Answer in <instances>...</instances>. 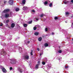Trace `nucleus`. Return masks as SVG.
<instances>
[{
  "mask_svg": "<svg viewBox=\"0 0 73 73\" xmlns=\"http://www.w3.org/2000/svg\"><path fill=\"white\" fill-rule=\"evenodd\" d=\"M38 20V18H36L35 20L34 21H37Z\"/></svg>",
  "mask_w": 73,
  "mask_h": 73,
  "instance_id": "dca6fc26",
  "label": "nucleus"
},
{
  "mask_svg": "<svg viewBox=\"0 0 73 73\" xmlns=\"http://www.w3.org/2000/svg\"><path fill=\"white\" fill-rule=\"evenodd\" d=\"M27 43H28V44H29V43H30V41H28L27 42Z\"/></svg>",
  "mask_w": 73,
  "mask_h": 73,
  "instance_id": "a19ab883",
  "label": "nucleus"
},
{
  "mask_svg": "<svg viewBox=\"0 0 73 73\" xmlns=\"http://www.w3.org/2000/svg\"><path fill=\"white\" fill-rule=\"evenodd\" d=\"M9 20H7L6 21V23H8V22H9Z\"/></svg>",
  "mask_w": 73,
  "mask_h": 73,
  "instance_id": "473e14b6",
  "label": "nucleus"
},
{
  "mask_svg": "<svg viewBox=\"0 0 73 73\" xmlns=\"http://www.w3.org/2000/svg\"><path fill=\"white\" fill-rule=\"evenodd\" d=\"M40 61H38V64H40Z\"/></svg>",
  "mask_w": 73,
  "mask_h": 73,
  "instance_id": "49530a36",
  "label": "nucleus"
},
{
  "mask_svg": "<svg viewBox=\"0 0 73 73\" xmlns=\"http://www.w3.org/2000/svg\"><path fill=\"white\" fill-rule=\"evenodd\" d=\"M2 45H3V46H5V43L4 44H2Z\"/></svg>",
  "mask_w": 73,
  "mask_h": 73,
  "instance_id": "c03bdc74",
  "label": "nucleus"
},
{
  "mask_svg": "<svg viewBox=\"0 0 73 73\" xmlns=\"http://www.w3.org/2000/svg\"><path fill=\"white\" fill-rule=\"evenodd\" d=\"M52 35H53L54 34V33H52Z\"/></svg>",
  "mask_w": 73,
  "mask_h": 73,
  "instance_id": "de8ad7c7",
  "label": "nucleus"
},
{
  "mask_svg": "<svg viewBox=\"0 0 73 73\" xmlns=\"http://www.w3.org/2000/svg\"><path fill=\"white\" fill-rule=\"evenodd\" d=\"M58 19V18L57 17H55L54 18V19L55 20H57Z\"/></svg>",
  "mask_w": 73,
  "mask_h": 73,
  "instance_id": "c756f323",
  "label": "nucleus"
},
{
  "mask_svg": "<svg viewBox=\"0 0 73 73\" xmlns=\"http://www.w3.org/2000/svg\"><path fill=\"white\" fill-rule=\"evenodd\" d=\"M35 35L36 36H37L38 35V32H36L35 33Z\"/></svg>",
  "mask_w": 73,
  "mask_h": 73,
  "instance_id": "6ab92c4d",
  "label": "nucleus"
},
{
  "mask_svg": "<svg viewBox=\"0 0 73 73\" xmlns=\"http://www.w3.org/2000/svg\"><path fill=\"white\" fill-rule=\"evenodd\" d=\"M1 55H3V56H5V55H6V52L4 51L3 50H2L1 53Z\"/></svg>",
  "mask_w": 73,
  "mask_h": 73,
  "instance_id": "f257e3e1",
  "label": "nucleus"
},
{
  "mask_svg": "<svg viewBox=\"0 0 73 73\" xmlns=\"http://www.w3.org/2000/svg\"><path fill=\"white\" fill-rule=\"evenodd\" d=\"M41 40H42V38L41 37H40L38 38V40L39 41H41Z\"/></svg>",
  "mask_w": 73,
  "mask_h": 73,
  "instance_id": "a211bd4d",
  "label": "nucleus"
},
{
  "mask_svg": "<svg viewBox=\"0 0 73 73\" xmlns=\"http://www.w3.org/2000/svg\"><path fill=\"white\" fill-rule=\"evenodd\" d=\"M10 70H12V67H10Z\"/></svg>",
  "mask_w": 73,
  "mask_h": 73,
  "instance_id": "79ce46f5",
  "label": "nucleus"
},
{
  "mask_svg": "<svg viewBox=\"0 0 73 73\" xmlns=\"http://www.w3.org/2000/svg\"><path fill=\"white\" fill-rule=\"evenodd\" d=\"M11 27L12 28H13L15 27V23H12L11 25Z\"/></svg>",
  "mask_w": 73,
  "mask_h": 73,
  "instance_id": "9b49d317",
  "label": "nucleus"
},
{
  "mask_svg": "<svg viewBox=\"0 0 73 73\" xmlns=\"http://www.w3.org/2000/svg\"><path fill=\"white\" fill-rule=\"evenodd\" d=\"M32 22V21H31L29 22L28 23L29 24H31Z\"/></svg>",
  "mask_w": 73,
  "mask_h": 73,
  "instance_id": "2f4dec72",
  "label": "nucleus"
},
{
  "mask_svg": "<svg viewBox=\"0 0 73 73\" xmlns=\"http://www.w3.org/2000/svg\"><path fill=\"white\" fill-rule=\"evenodd\" d=\"M42 54H43V53H41L40 54V56H41Z\"/></svg>",
  "mask_w": 73,
  "mask_h": 73,
  "instance_id": "58836bf2",
  "label": "nucleus"
},
{
  "mask_svg": "<svg viewBox=\"0 0 73 73\" xmlns=\"http://www.w3.org/2000/svg\"><path fill=\"white\" fill-rule=\"evenodd\" d=\"M27 24H24L23 25V26L24 27H27Z\"/></svg>",
  "mask_w": 73,
  "mask_h": 73,
  "instance_id": "4be33fe9",
  "label": "nucleus"
},
{
  "mask_svg": "<svg viewBox=\"0 0 73 73\" xmlns=\"http://www.w3.org/2000/svg\"><path fill=\"white\" fill-rule=\"evenodd\" d=\"M30 67L31 68V69H33V70L35 69V68H33V66H30Z\"/></svg>",
  "mask_w": 73,
  "mask_h": 73,
  "instance_id": "a878e982",
  "label": "nucleus"
},
{
  "mask_svg": "<svg viewBox=\"0 0 73 73\" xmlns=\"http://www.w3.org/2000/svg\"><path fill=\"white\" fill-rule=\"evenodd\" d=\"M33 50H31V56H32V55H33Z\"/></svg>",
  "mask_w": 73,
  "mask_h": 73,
  "instance_id": "aec40b11",
  "label": "nucleus"
},
{
  "mask_svg": "<svg viewBox=\"0 0 73 73\" xmlns=\"http://www.w3.org/2000/svg\"><path fill=\"white\" fill-rule=\"evenodd\" d=\"M26 2V1H25V0H23L22 1L23 4H25Z\"/></svg>",
  "mask_w": 73,
  "mask_h": 73,
  "instance_id": "1a4fd4ad",
  "label": "nucleus"
},
{
  "mask_svg": "<svg viewBox=\"0 0 73 73\" xmlns=\"http://www.w3.org/2000/svg\"><path fill=\"white\" fill-rule=\"evenodd\" d=\"M16 11L17 12L18 11H19V8H17L15 9Z\"/></svg>",
  "mask_w": 73,
  "mask_h": 73,
  "instance_id": "412c9836",
  "label": "nucleus"
},
{
  "mask_svg": "<svg viewBox=\"0 0 73 73\" xmlns=\"http://www.w3.org/2000/svg\"><path fill=\"white\" fill-rule=\"evenodd\" d=\"M9 15L8 14H6L5 15V17L6 18H7L9 17Z\"/></svg>",
  "mask_w": 73,
  "mask_h": 73,
  "instance_id": "6e6552de",
  "label": "nucleus"
},
{
  "mask_svg": "<svg viewBox=\"0 0 73 73\" xmlns=\"http://www.w3.org/2000/svg\"><path fill=\"white\" fill-rule=\"evenodd\" d=\"M24 58H25V59H27V60H28L29 59V55H28V54H25L24 56Z\"/></svg>",
  "mask_w": 73,
  "mask_h": 73,
  "instance_id": "7ed1b4c3",
  "label": "nucleus"
},
{
  "mask_svg": "<svg viewBox=\"0 0 73 73\" xmlns=\"http://www.w3.org/2000/svg\"><path fill=\"white\" fill-rule=\"evenodd\" d=\"M66 15H69V13L68 12H67L66 13Z\"/></svg>",
  "mask_w": 73,
  "mask_h": 73,
  "instance_id": "e433bc0d",
  "label": "nucleus"
},
{
  "mask_svg": "<svg viewBox=\"0 0 73 73\" xmlns=\"http://www.w3.org/2000/svg\"><path fill=\"white\" fill-rule=\"evenodd\" d=\"M16 62V60H12L11 61V63L12 64H15Z\"/></svg>",
  "mask_w": 73,
  "mask_h": 73,
  "instance_id": "39448f33",
  "label": "nucleus"
},
{
  "mask_svg": "<svg viewBox=\"0 0 73 73\" xmlns=\"http://www.w3.org/2000/svg\"><path fill=\"white\" fill-rule=\"evenodd\" d=\"M40 17H43V16H44V14H41L40 15Z\"/></svg>",
  "mask_w": 73,
  "mask_h": 73,
  "instance_id": "5701e85b",
  "label": "nucleus"
},
{
  "mask_svg": "<svg viewBox=\"0 0 73 73\" xmlns=\"http://www.w3.org/2000/svg\"><path fill=\"white\" fill-rule=\"evenodd\" d=\"M48 4V2L47 1H46L44 2V4L45 5H46Z\"/></svg>",
  "mask_w": 73,
  "mask_h": 73,
  "instance_id": "c85d7f7f",
  "label": "nucleus"
},
{
  "mask_svg": "<svg viewBox=\"0 0 73 73\" xmlns=\"http://www.w3.org/2000/svg\"><path fill=\"white\" fill-rule=\"evenodd\" d=\"M13 0H9V3L11 5H13Z\"/></svg>",
  "mask_w": 73,
  "mask_h": 73,
  "instance_id": "20e7f679",
  "label": "nucleus"
},
{
  "mask_svg": "<svg viewBox=\"0 0 73 73\" xmlns=\"http://www.w3.org/2000/svg\"><path fill=\"white\" fill-rule=\"evenodd\" d=\"M47 31H48V28H46L45 29V32H47Z\"/></svg>",
  "mask_w": 73,
  "mask_h": 73,
  "instance_id": "7c9ffc66",
  "label": "nucleus"
},
{
  "mask_svg": "<svg viewBox=\"0 0 73 73\" xmlns=\"http://www.w3.org/2000/svg\"><path fill=\"white\" fill-rule=\"evenodd\" d=\"M72 25H73V23H72Z\"/></svg>",
  "mask_w": 73,
  "mask_h": 73,
  "instance_id": "5fc2aeb1",
  "label": "nucleus"
},
{
  "mask_svg": "<svg viewBox=\"0 0 73 73\" xmlns=\"http://www.w3.org/2000/svg\"><path fill=\"white\" fill-rule=\"evenodd\" d=\"M18 70L19 72H20V73H22L23 72V69L20 68H18Z\"/></svg>",
  "mask_w": 73,
  "mask_h": 73,
  "instance_id": "0eeeda50",
  "label": "nucleus"
},
{
  "mask_svg": "<svg viewBox=\"0 0 73 73\" xmlns=\"http://www.w3.org/2000/svg\"><path fill=\"white\" fill-rule=\"evenodd\" d=\"M58 53H61L62 52V51H61V50H60L58 51Z\"/></svg>",
  "mask_w": 73,
  "mask_h": 73,
  "instance_id": "393cba45",
  "label": "nucleus"
},
{
  "mask_svg": "<svg viewBox=\"0 0 73 73\" xmlns=\"http://www.w3.org/2000/svg\"><path fill=\"white\" fill-rule=\"evenodd\" d=\"M64 3L65 4H66L67 3V2H64Z\"/></svg>",
  "mask_w": 73,
  "mask_h": 73,
  "instance_id": "a18cd8bd",
  "label": "nucleus"
},
{
  "mask_svg": "<svg viewBox=\"0 0 73 73\" xmlns=\"http://www.w3.org/2000/svg\"><path fill=\"white\" fill-rule=\"evenodd\" d=\"M52 5H53V4L52 3H50L49 5V6L50 7H51L52 6Z\"/></svg>",
  "mask_w": 73,
  "mask_h": 73,
  "instance_id": "b1692460",
  "label": "nucleus"
},
{
  "mask_svg": "<svg viewBox=\"0 0 73 73\" xmlns=\"http://www.w3.org/2000/svg\"><path fill=\"white\" fill-rule=\"evenodd\" d=\"M71 2H72V3H73V0H72L71 1Z\"/></svg>",
  "mask_w": 73,
  "mask_h": 73,
  "instance_id": "09e8293b",
  "label": "nucleus"
},
{
  "mask_svg": "<svg viewBox=\"0 0 73 73\" xmlns=\"http://www.w3.org/2000/svg\"><path fill=\"white\" fill-rule=\"evenodd\" d=\"M71 17H73V15H72Z\"/></svg>",
  "mask_w": 73,
  "mask_h": 73,
  "instance_id": "864d4df0",
  "label": "nucleus"
},
{
  "mask_svg": "<svg viewBox=\"0 0 73 73\" xmlns=\"http://www.w3.org/2000/svg\"><path fill=\"white\" fill-rule=\"evenodd\" d=\"M42 64H43V65H45V62H44V61H42Z\"/></svg>",
  "mask_w": 73,
  "mask_h": 73,
  "instance_id": "bb28decb",
  "label": "nucleus"
},
{
  "mask_svg": "<svg viewBox=\"0 0 73 73\" xmlns=\"http://www.w3.org/2000/svg\"><path fill=\"white\" fill-rule=\"evenodd\" d=\"M5 22H6V21H4V23H5Z\"/></svg>",
  "mask_w": 73,
  "mask_h": 73,
  "instance_id": "8fccbe9b",
  "label": "nucleus"
},
{
  "mask_svg": "<svg viewBox=\"0 0 73 73\" xmlns=\"http://www.w3.org/2000/svg\"><path fill=\"white\" fill-rule=\"evenodd\" d=\"M27 9V7H23V9L24 10H26V9Z\"/></svg>",
  "mask_w": 73,
  "mask_h": 73,
  "instance_id": "ddd939ff",
  "label": "nucleus"
},
{
  "mask_svg": "<svg viewBox=\"0 0 73 73\" xmlns=\"http://www.w3.org/2000/svg\"><path fill=\"white\" fill-rule=\"evenodd\" d=\"M32 12H35V11L34 10H33L32 11Z\"/></svg>",
  "mask_w": 73,
  "mask_h": 73,
  "instance_id": "37998d69",
  "label": "nucleus"
},
{
  "mask_svg": "<svg viewBox=\"0 0 73 73\" xmlns=\"http://www.w3.org/2000/svg\"><path fill=\"white\" fill-rule=\"evenodd\" d=\"M65 23H67V22L66 21H65Z\"/></svg>",
  "mask_w": 73,
  "mask_h": 73,
  "instance_id": "603ef678",
  "label": "nucleus"
},
{
  "mask_svg": "<svg viewBox=\"0 0 73 73\" xmlns=\"http://www.w3.org/2000/svg\"><path fill=\"white\" fill-rule=\"evenodd\" d=\"M9 11V9H6L5 10L3 11V13H7V12H8Z\"/></svg>",
  "mask_w": 73,
  "mask_h": 73,
  "instance_id": "423d86ee",
  "label": "nucleus"
},
{
  "mask_svg": "<svg viewBox=\"0 0 73 73\" xmlns=\"http://www.w3.org/2000/svg\"><path fill=\"white\" fill-rule=\"evenodd\" d=\"M65 68L66 69V68H68V66H65Z\"/></svg>",
  "mask_w": 73,
  "mask_h": 73,
  "instance_id": "ea45409f",
  "label": "nucleus"
},
{
  "mask_svg": "<svg viewBox=\"0 0 73 73\" xmlns=\"http://www.w3.org/2000/svg\"><path fill=\"white\" fill-rule=\"evenodd\" d=\"M19 52L21 53V52H23V51L21 50V48H19Z\"/></svg>",
  "mask_w": 73,
  "mask_h": 73,
  "instance_id": "4468645a",
  "label": "nucleus"
},
{
  "mask_svg": "<svg viewBox=\"0 0 73 73\" xmlns=\"http://www.w3.org/2000/svg\"><path fill=\"white\" fill-rule=\"evenodd\" d=\"M36 27H34V30H36Z\"/></svg>",
  "mask_w": 73,
  "mask_h": 73,
  "instance_id": "72a5a7b5",
  "label": "nucleus"
},
{
  "mask_svg": "<svg viewBox=\"0 0 73 73\" xmlns=\"http://www.w3.org/2000/svg\"><path fill=\"white\" fill-rule=\"evenodd\" d=\"M3 26V24L1 23V24L0 25V27H2Z\"/></svg>",
  "mask_w": 73,
  "mask_h": 73,
  "instance_id": "4c0bfd02",
  "label": "nucleus"
},
{
  "mask_svg": "<svg viewBox=\"0 0 73 73\" xmlns=\"http://www.w3.org/2000/svg\"><path fill=\"white\" fill-rule=\"evenodd\" d=\"M63 0V3L64 2V0Z\"/></svg>",
  "mask_w": 73,
  "mask_h": 73,
  "instance_id": "3c124183",
  "label": "nucleus"
},
{
  "mask_svg": "<svg viewBox=\"0 0 73 73\" xmlns=\"http://www.w3.org/2000/svg\"><path fill=\"white\" fill-rule=\"evenodd\" d=\"M44 46L45 47H47L48 46V43H45L44 44Z\"/></svg>",
  "mask_w": 73,
  "mask_h": 73,
  "instance_id": "2eb2a0df",
  "label": "nucleus"
},
{
  "mask_svg": "<svg viewBox=\"0 0 73 73\" xmlns=\"http://www.w3.org/2000/svg\"><path fill=\"white\" fill-rule=\"evenodd\" d=\"M7 1H4V4H6L7 3Z\"/></svg>",
  "mask_w": 73,
  "mask_h": 73,
  "instance_id": "f704fd0d",
  "label": "nucleus"
},
{
  "mask_svg": "<svg viewBox=\"0 0 73 73\" xmlns=\"http://www.w3.org/2000/svg\"><path fill=\"white\" fill-rule=\"evenodd\" d=\"M38 68V65L37 64L36 65L35 67V69H37Z\"/></svg>",
  "mask_w": 73,
  "mask_h": 73,
  "instance_id": "f8f14e48",
  "label": "nucleus"
},
{
  "mask_svg": "<svg viewBox=\"0 0 73 73\" xmlns=\"http://www.w3.org/2000/svg\"><path fill=\"white\" fill-rule=\"evenodd\" d=\"M6 26L8 27V28H10V27H9V26L8 25V24H6Z\"/></svg>",
  "mask_w": 73,
  "mask_h": 73,
  "instance_id": "cd10ccee",
  "label": "nucleus"
},
{
  "mask_svg": "<svg viewBox=\"0 0 73 73\" xmlns=\"http://www.w3.org/2000/svg\"><path fill=\"white\" fill-rule=\"evenodd\" d=\"M37 50H38V51H40V49L38 48H37Z\"/></svg>",
  "mask_w": 73,
  "mask_h": 73,
  "instance_id": "c9c22d12",
  "label": "nucleus"
},
{
  "mask_svg": "<svg viewBox=\"0 0 73 73\" xmlns=\"http://www.w3.org/2000/svg\"><path fill=\"white\" fill-rule=\"evenodd\" d=\"M51 67V66H50V64L48 65L47 66V68L48 69H49Z\"/></svg>",
  "mask_w": 73,
  "mask_h": 73,
  "instance_id": "9d476101",
  "label": "nucleus"
},
{
  "mask_svg": "<svg viewBox=\"0 0 73 73\" xmlns=\"http://www.w3.org/2000/svg\"><path fill=\"white\" fill-rule=\"evenodd\" d=\"M4 68V67H3V66H1V68L2 69L3 72L6 73V72H7V70H6L5 68Z\"/></svg>",
  "mask_w": 73,
  "mask_h": 73,
  "instance_id": "f03ea898",
  "label": "nucleus"
},
{
  "mask_svg": "<svg viewBox=\"0 0 73 73\" xmlns=\"http://www.w3.org/2000/svg\"><path fill=\"white\" fill-rule=\"evenodd\" d=\"M57 59L58 60H61V57H58L57 58Z\"/></svg>",
  "mask_w": 73,
  "mask_h": 73,
  "instance_id": "f3484780",
  "label": "nucleus"
}]
</instances>
